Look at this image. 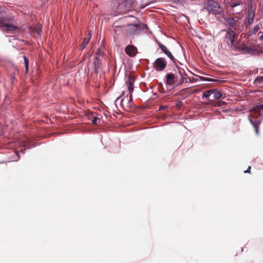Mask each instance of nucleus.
I'll return each mask as SVG.
<instances>
[{"mask_svg": "<svg viewBox=\"0 0 263 263\" xmlns=\"http://www.w3.org/2000/svg\"><path fill=\"white\" fill-rule=\"evenodd\" d=\"M262 117H263V104L255 105L251 109L249 121L253 126L256 135H258L259 133L258 128Z\"/></svg>", "mask_w": 263, "mask_h": 263, "instance_id": "nucleus-1", "label": "nucleus"}, {"mask_svg": "<svg viewBox=\"0 0 263 263\" xmlns=\"http://www.w3.org/2000/svg\"><path fill=\"white\" fill-rule=\"evenodd\" d=\"M237 37V34L235 33L232 29H229L227 31L224 37V41L227 43L231 50H238V45L235 43Z\"/></svg>", "mask_w": 263, "mask_h": 263, "instance_id": "nucleus-2", "label": "nucleus"}, {"mask_svg": "<svg viewBox=\"0 0 263 263\" xmlns=\"http://www.w3.org/2000/svg\"><path fill=\"white\" fill-rule=\"evenodd\" d=\"M204 8L210 13L214 14H220L223 11V8L220 6L218 2L214 0H208L205 4Z\"/></svg>", "mask_w": 263, "mask_h": 263, "instance_id": "nucleus-3", "label": "nucleus"}, {"mask_svg": "<svg viewBox=\"0 0 263 263\" xmlns=\"http://www.w3.org/2000/svg\"><path fill=\"white\" fill-rule=\"evenodd\" d=\"M230 11L233 14H238L245 9V5L242 0H232L230 3Z\"/></svg>", "mask_w": 263, "mask_h": 263, "instance_id": "nucleus-4", "label": "nucleus"}, {"mask_svg": "<svg viewBox=\"0 0 263 263\" xmlns=\"http://www.w3.org/2000/svg\"><path fill=\"white\" fill-rule=\"evenodd\" d=\"M226 24L235 30L238 29L240 23L239 18L238 16L236 17H228L225 18Z\"/></svg>", "mask_w": 263, "mask_h": 263, "instance_id": "nucleus-5", "label": "nucleus"}, {"mask_svg": "<svg viewBox=\"0 0 263 263\" xmlns=\"http://www.w3.org/2000/svg\"><path fill=\"white\" fill-rule=\"evenodd\" d=\"M154 68L158 71L163 70L167 65L166 60L163 58H159L157 59L154 62Z\"/></svg>", "mask_w": 263, "mask_h": 263, "instance_id": "nucleus-6", "label": "nucleus"}, {"mask_svg": "<svg viewBox=\"0 0 263 263\" xmlns=\"http://www.w3.org/2000/svg\"><path fill=\"white\" fill-rule=\"evenodd\" d=\"M121 105L122 106L123 109L126 111L129 110L134 106V104L133 100L132 95L129 94V99H123L121 100Z\"/></svg>", "mask_w": 263, "mask_h": 263, "instance_id": "nucleus-7", "label": "nucleus"}, {"mask_svg": "<svg viewBox=\"0 0 263 263\" xmlns=\"http://www.w3.org/2000/svg\"><path fill=\"white\" fill-rule=\"evenodd\" d=\"M255 17V12L252 9L248 10L247 17L245 19L244 25L247 27L253 24Z\"/></svg>", "mask_w": 263, "mask_h": 263, "instance_id": "nucleus-8", "label": "nucleus"}, {"mask_svg": "<svg viewBox=\"0 0 263 263\" xmlns=\"http://www.w3.org/2000/svg\"><path fill=\"white\" fill-rule=\"evenodd\" d=\"M125 52L128 56L134 57L137 54L138 49L135 46L128 45L126 47Z\"/></svg>", "mask_w": 263, "mask_h": 263, "instance_id": "nucleus-9", "label": "nucleus"}, {"mask_svg": "<svg viewBox=\"0 0 263 263\" xmlns=\"http://www.w3.org/2000/svg\"><path fill=\"white\" fill-rule=\"evenodd\" d=\"M5 22H4V23H0V24H1L0 25V28L3 31L10 32L18 29V27L17 26L5 23Z\"/></svg>", "mask_w": 263, "mask_h": 263, "instance_id": "nucleus-10", "label": "nucleus"}, {"mask_svg": "<svg viewBox=\"0 0 263 263\" xmlns=\"http://www.w3.org/2000/svg\"><path fill=\"white\" fill-rule=\"evenodd\" d=\"M157 44L164 53H165L172 61H175V58L165 46L163 45L160 42H157Z\"/></svg>", "mask_w": 263, "mask_h": 263, "instance_id": "nucleus-11", "label": "nucleus"}, {"mask_svg": "<svg viewBox=\"0 0 263 263\" xmlns=\"http://www.w3.org/2000/svg\"><path fill=\"white\" fill-rule=\"evenodd\" d=\"M176 75L169 73L166 76V83L168 85H175L176 86Z\"/></svg>", "mask_w": 263, "mask_h": 263, "instance_id": "nucleus-12", "label": "nucleus"}, {"mask_svg": "<svg viewBox=\"0 0 263 263\" xmlns=\"http://www.w3.org/2000/svg\"><path fill=\"white\" fill-rule=\"evenodd\" d=\"M93 66L95 73H98L101 67V59L99 57L95 56V59L93 63Z\"/></svg>", "mask_w": 263, "mask_h": 263, "instance_id": "nucleus-13", "label": "nucleus"}, {"mask_svg": "<svg viewBox=\"0 0 263 263\" xmlns=\"http://www.w3.org/2000/svg\"><path fill=\"white\" fill-rule=\"evenodd\" d=\"M135 79L134 78L131 76L129 75L128 77V79L126 82V85L128 89V91L129 92V94H132L134 91V83Z\"/></svg>", "mask_w": 263, "mask_h": 263, "instance_id": "nucleus-14", "label": "nucleus"}, {"mask_svg": "<svg viewBox=\"0 0 263 263\" xmlns=\"http://www.w3.org/2000/svg\"><path fill=\"white\" fill-rule=\"evenodd\" d=\"M235 51H242L247 53L251 54L254 52V50L245 45H242V46H238V50H236Z\"/></svg>", "mask_w": 263, "mask_h": 263, "instance_id": "nucleus-15", "label": "nucleus"}, {"mask_svg": "<svg viewBox=\"0 0 263 263\" xmlns=\"http://www.w3.org/2000/svg\"><path fill=\"white\" fill-rule=\"evenodd\" d=\"M132 26L134 27V29H135V32L137 33H139L141 30H144L147 28V25L143 23L134 24Z\"/></svg>", "mask_w": 263, "mask_h": 263, "instance_id": "nucleus-16", "label": "nucleus"}, {"mask_svg": "<svg viewBox=\"0 0 263 263\" xmlns=\"http://www.w3.org/2000/svg\"><path fill=\"white\" fill-rule=\"evenodd\" d=\"M213 92H211L212 94V99L211 100L218 99L220 98L222 94V93L218 90L217 89H212Z\"/></svg>", "mask_w": 263, "mask_h": 263, "instance_id": "nucleus-17", "label": "nucleus"}, {"mask_svg": "<svg viewBox=\"0 0 263 263\" xmlns=\"http://www.w3.org/2000/svg\"><path fill=\"white\" fill-rule=\"evenodd\" d=\"M176 86L181 85L184 82V80H186V78L183 76H180L178 74H176Z\"/></svg>", "mask_w": 263, "mask_h": 263, "instance_id": "nucleus-18", "label": "nucleus"}, {"mask_svg": "<svg viewBox=\"0 0 263 263\" xmlns=\"http://www.w3.org/2000/svg\"><path fill=\"white\" fill-rule=\"evenodd\" d=\"M89 42V38H84V39L83 42H82V43L80 45L82 50H83L86 47Z\"/></svg>", "mask_w": 263, "mask_h": 263, "instance_id": "nucleus-19", "label": "nucleus"}, {"mask_svg": "<svg viewBox=\"0 0 263 263\" xmlns=\"http://www.w3.org/2000/svg\"><path fill=\"white\" fill-rule=\"evenodd\" d=\"M213 92V91L211 89L204 91L202 94V98L205 97L208 99H209L210 97L212 98L211 92Z\"/></svg>", "mask_w": 263, "mask_h": 263, "instance_id": "nucleus-20", "label": "nucleus"}, {"mask_svg": "<svg viewBox=\"0 0 263 263\" xmlns=\"http://www.w3.org/2000/svg\"><path fill=\"white\" fill-rule=\"evenodd\" d=\"M25 65L26 73L28 72L29 66V60L26 56L23 57Z\"/></svg>", "mask_w": 263, "mask_h": 263, "instance_id": "nucleus-21", "label": "nucleus"}, {"mask_svg": "<svg viewBox=\"0 0 263 263\" xmlns=\"http://www.w3.org/2000/svg\"><path fill=\"white\" fill-rule=\"evenodd\" d=\"M177 74L180 76H183L185 78L187 77V74L185 73L184 69L180 68H178V74Z\"/></svg>", "mask_w": 263, "mask_h": 263, "instance_id": "nucleus-22", "label": "nucleus"}, {"mask_svg": "<svg viewBox=\"0 0 263 263\" xmlns=\"http://www.w3.org/2000/svg\"><path fill=\"white\" fill-rule=\"evenodd\" d=\"M259 27L258 25H256L254 26V27L253 28V29L251 31H250L249 32L251 34H255L259 30Z\"/></svg>", "mask_w": 263, "mask_h": 263, "instance_id": "nucleus-23", "label": "nucleus"}, {"mask_svg": "<svg viewBox=\"0 0 263 263\" xmlns=\"http://www.w3.org/2000/svg\"><path fill=\"white\" fill-rule=\"evenodd\" d=\"M255 82L258 84H261L263 83V76L257 77L255 79Z\"/></svg>", "mask_w": 263, "mask_h": 263, "instance_id": "nucleus-24", "label": "nucleus"}, {"mask_svg": "<svg viewBox=\"0 0 263 263\" xmlns=\"http://www.w3.org/2000/svg\"><path fill=\"white\" fill-rule=\"evenodd\" d=\"M96 56H98L100 58L103 57V52L100 49H98Z\"/></svg>", "mask_w": 263, "mask_h": 263, "instance_id": "nucleus-25", "label": "nucleus"}, {"mask_svg": "<svg viewBox=\"0 0 263 263\" xmlns=\"http://www.w3.org/2000/svg\"><path fill=\"white\" fill-rule=\"evenodd\" d=\"M98 121H100V119L98 118L95 117L92 120V122L93 124L97 125Z\"/></svg>", "mask_w": 263, "mask_h": 263, "instance_id": "nucleus-26", "label": "nucleus"}, {"mask_svg": "<svg viewBox=\"0 0 263 263\" xmlns=\"http://www.w3.org/2000/svg\"><path fill=\"white\" fill-rule=\"evenodd\" d=\"M251 166H249L246 171H244L245 173H250Z\"/></svg>", "mask_w": 263, "mask_h": 263, "instance_id": "nucleus-27", "label": "nucleus"}, {"mask_svg": "<svg viewBox=\"0 0 263 263\" xmlns=\"http://www.w3.org/2000/svg\"><path fill=\"white\" fill-rule=\"evenodd\" d=\"M91 34L90 32H88L87 35V37H86L85 38H89V41H90L91 37Z\"/></svg>", "mask_w": 263, "mask_h": 263, "instance_id": "nucleus-28", "label": "nucleus"}, {"mask_svg": "<svg viewBox=\"0 0 263 263\" xmlns=\"http://www.w3.org/2000/svg\"><path fill=\"white\" fill-rule=\"evenodd\" d=\"M207 80L209 81L214 82L215 81V80L211 79V78H207Z\"/></svg>", "mask_w": 263, "mask_h": 263, "instance_id": "nucleus-29", "label": "nucleus"}, {"mask_svg": "<svg viewBox=\"0 0 263 263\" xmlns=\"http://www.w3.org/2000/svg\"><path fill=\"white\" fill-rule=\"evenodd\" d=\"M166 106H161L160 107V108H159V110H163L164 108H166Z\"/></svg>", "mask_w": 263, "mask_h": 263, "instance_id": "nucleus-30", "label": "nucleus"}, {"mask_svg": "<svg viewBox=\"0 0 263 263\" xmlns=\"http://www.w3.org/2000/svg\"><path fill=\"white\" fill-rule=\"evenodd\" d=\"M40 32H41V30H39L37 32V33L40 34Z\"/></svg>", "mask_w": 263, "mask_h": 263, "instance_id": "nucleus-31", "label": "nucleus"}, {"mask_svg": "<svg viewBox=\"0 0 263 263\" xmlns=\"http://www.w3.org/2000/svg\"><path fill=\"white\" fill-rule=\"evenodd\" d=\"M260 39L263 40V34L261 36H260Z\"/></svg>", "mask_w": 263, "mask_h": 263, "instance_id": "nucleus-32", "label": "nucleus"}, {"mask_svg": "<svg viewBox=\"0 0 263 263\" xmlns=\"http://www.w3.org/2000/svg\"><path fill=\"white\" fill-rule=\"evenodd\" d=\"M120 97L119 98H117V99H116V101H117L119 99Z\"/></svg>", "mask_w": 263, "mask_h": 263, "instance_id": "nucleus-33", "label": "nucleus"}, {"mask_svg": "<svg viewBox=\"0 0 263 263\" xmlns=\"http://www.w3.org/2000/svg\"><path fill=\"white\" fill-rule=\"evenodd\" d=\"M250 2H251V0H250Z\"/></svg>", "mask_w": 263, "mask_h": 263, "instance_id": "nucleus-34", "label": "nucleus"}]
</instances>
